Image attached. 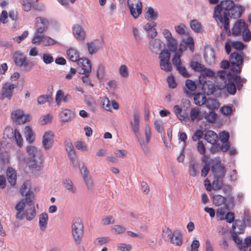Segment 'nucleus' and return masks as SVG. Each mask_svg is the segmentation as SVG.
Segmentation results:
<instances>
[{
    "mask_svg": "<svg viewBox=\"0 0 251 251\" xmlns=\"http://www.w3.org/2000/svg\"><path fill=\"white\" fill-rule=\"evenodd\" d=\"M235 4L231 0H226L221 2L216 6L214 9L213 17L221 27L224 26V30L226 32L229 31V18L227 13L234 6Z\"/></svg>",
    "mask_w": 251,
    "mask_h": 251,
    "instance_id": "nucleus-1",
    "label": "nucleus"
},
{
    "mask_svg": "<svg viewBox=\"0 0 251 251\" xmlns=\"http://www.w3.org/2000/svg\"><path fill=\"white\" fill-rule=\"evenodd\" d=\"M211 170L214 176V180L212 183L213 189L219 190L223 184V179L226 175V168L221 164L220 162H218L213 164Z\"/></svg>",
    "mask_w": 251,
    "mask_h": 251,
    "instance_id": "nucleus-2",
    "label": "nucleus"
},
{
    "mask_svg": "<svg viewBox=\"0 0 251 251\" xmlns=\"http://www.w3.org/2000/svg\"><path fill=\"white\" fill-rule=\"evenodd\" d=\"M162 236L164 240L174 245L180 246L182 244V235L178 230L172 232L169 228L165 227L163 229Z\"/></svg>",
    "mask_w": 251,
    "mask_h": 251,
    "instance_id": "nucleus-3",
    "label": "nucleus"
},
{
    "mask_svg": "<svg viewBox=\"0 0 251 251\" xmlns=\"http://www.w3.org/2000/svg\"><path fill=\"white\" fill-rule=\"evenodd\" d=\"M26 151L33 160V163L31 164L32 168L37 171H40L43 166V156L41 151L32 146L27 147Z\"/></svg>",
    "mask_w": 251,
    "mask_h": 251,
    "instance_id": "nucleus-4",
    "label": "nucleus"
},
{
    "mask_svg": "<svg viewBox=\"0 0 251 251\" xmlns=\"http://www.w3.org/2000/svg\"><path fill=\"white\" fill-rule=\"evenodd\" d=\"M83 229V225L80 218H75L72 225V233L75 242L77 245H79L81 242L84 234Z\"/></svg>",
    "mask_w": 251,
    "mask_h": 251,
    "instance_id": "nucleus-5",
    "label": "nucleus"
},
{
    "mask_svg": "<svg viewBox=\"0 0 251 251\" xmlns=\"http://www.w3.org/2000/svg\"><path fill=\"white\" fill-rule=\"evenodd\" d=\"M218 76L224 81V86L226 87L228 93L231 95H234L237 88L231 77V74L227 73L225 71H221L218 72Z\"/></svg>",
    "mask_w": 251,
    "mask_h": 251,
    "instance_id": "nucleus-6",
    "label": "nucleus"
},
{
    "mask_svg": "<svg viewBox=\"0 0 251 251\" xmlns=\"http://www.w3.org/2000/svg\"><path fill=\"white\" fill-rule=\"evenodd\" d=\"M244 53L241 52L238 53L234 52L230 55V62L231 63V71L235 74H240L241 71V68L243 63Z\"/></svg>",
    "mask_w": 251,
    "mask_h": 251,
    "instance_id": "nucleus-7",
    "label": "nucleus"
},
{
    "mask_svg": "<svg viewBox=\"0 0 251 251\" xmlns=\"http://www.w3.org/2000/svg\"><path fill=\"white\" fill-rule=\"evenodd\" d=\"M16 85L15 84L6 82L3 85L0 92V100H10L13 96Z\"/></svg>",
    "mask_w": 251,
    "mask_h": 251,
    "instance_id": "nucleus-8",
    "label": "nucleus"
},
{
    "mask_svg": "<svg viewBox=\"0 0 251 251\" xmlns=\"http://www.w3.org/2000/svg\"><path fill=\"white\" fill-rule=\"evenodd\" d=\"M171 54L168 50H163L159 54L160 66L165 72H171L172 70V64L170 62Z\"/></svg>",
    "mask_w": 251,
    "mask_h": 251,
    "instance_id": "nucleus-9",
    "label": "nucleus"
},
{
    "mask_svg": "<svg viewBox=\"0 0 251 251\" xmlns=\"http://www.w3.org/2000/svg\"><path fill=\"white\" fill-rule=\"evenodd\" d=\"M100 103L102 108L108 111H112V109L117 110L119 107L118 103L115 100L110 101L106 97L100 98Z\"/></svg>",
    "mask_w": 251,
    "mask_h": 251,
    "instance_id": "nucleus-10",
    "label": "nucleus"
},
{
    "mask_svg": "<svg viewBox=\"0 0 251 251\" xmlns=\"http://www.w3.org/2000/svg\"><path fill=\"white\" fill-rule=\"evenodd\" d=\"M13 119L18 124H24L29 121V115L25 114L22 110H17L12 114Z\"/></svg>",
    "mask_w": 251,
    "mask_h": 251,
    "instance_id": "nucleus-11",
    "label": "nucleus"
},
{
    "mask_svg": "<svg viewBox=\"0 0 251 251\" xmlns=\"http://www.w3.org/2000/svg\"><path fill=\"white\" fill-rule=\"evenodd\" d=\"M187 48H189L192 52H194V41L193 38L190 36L182 40L179 45V50L180 52H183Z\"/></svg>",
    "mask_w": 251,
    "mask_h": 251,
    "instance_id": "nucleus-12",
    "label": "nucleus"
},
{
    "mask_svg": "<svg viewBox=\"0 0 251 251\" xmlns=\"http://www.w3.org/2000/svg\"><path fill=\"white\" fill-rule=\"evenodd\" d=\"M77 65L81 67L82 70L80 72L81 74L90 75L91 72L92 67L90 61L87 58H81L77 61Z\"/></svg>",
    "mask_w": 251,
    "mask_h": 251,
    "instance_id": "nucleus-13",
    "label": "nucleus"
},
{
    "mask_svg": "<svg viewBox=\"0 0 251 251\" xmlns=\"http://www.w3.org/2000/svg\"><path fill=\"white\" fill-rule=\"evenodd\" d=\"M54 134L51 131L45 132L42 140V145L45 150L50 149L53 144Z\"/></svg>",
    "mask_w": 251,
    "mask_h": 251,
    "instance_id": "nucleus-14",
    "label": "nucleus"
},
{
    "mask_svg": "<svg viewBox=\"0 0 251 251\" xmlns=\"http://www.w3.org/2000/svg\"><path fill=\"white\" fill-rule=\"evenodd\" d=\"M201 85L203 92L207 95L213 94L215 91L214 83L210 80H203L199 81Z\"/></svg>",
    "mask_w": 251,
    "mask_h": 251,
    "instance_id": "nucleus-15",
    "label": "nucleus"
},
{
    "mask_svg": "<svg viewBox=\"0 0 251 251\" xmlns=\"http://www.w3.org/2000/svg\"><path fill=\"white\" fill-rule=\"evenodd\" d=\"M13 59L16 65L19 67H27L29 64V61L26 56L19 52H16L13 56Z\"/></svg>",
    "mask_w": 251,
    "mask_h": 251,
    "instance_id": "nucleus-16",
    "label": "nucleus"
},
{
    "mask_svg": "<svg viewBox=\"0 0 251 251\" xmlns=\"http://www.w3.org/2000/svg\"><path fill=\"white\" fill-rule=\"evenodd\" d=\"M127 4L132 16L135 19L137 18L141 14L142 11V4L138 1L136 4V12H134V4L131 0H127Z\"/></svg>",
    "mask_w": 251,
    "mask_h": 251,
    "instance_id": "nucleus-17",
    "label": "nucleus"
},
{
    "mask_svg": "<svg viewBox=\"0 0 251 251\" xmlns=\"http://www.w3.org/2000/svg\"><path fill=\"white\" fill-rule=\"evenodd\" d=\"M34 196L32 192H28L26 194V198L25 200L20 201L16 205L17 210L23 211L25 205V202L30 203L33 199Z\"/></svg>",
    "mask_w": 251,
    "mask_h": 251,
    "instance_id": "nucleus-18",
    "label": "nucleus"
},
{
    "mask_svg": "<svg viewBox=\"0 0 251 251\" xmlns=\"http://www.w3.org/2000/svg\"><path fill=\"white\" fill-rule=\"evenodd\" d=\"M247 25L244 20H238L232 28V34L234 35H239L244 30Z\"/></svg>",
    "mask_w": 251,
    "mask_h": 251,
    "instance_id": "nucleus-19",
    "label": "nucleus"
},
{
    "mask_svg": "<svg viewBox=\"0 0 251 251\" xmlns=\"http://www.w3.org/2000/svg\"><path fill=\"white\" fill-rule=\"evenodd\" d=\"M139 122L140 117L138 113H134L133 115V121H131L130 122V125L132 131L137 137H138L139 135Z\"/></svg>",
    "mask_w": 251,
    "mask_h": 251,
    "instance_id": "nucleus-20",
    "label": "nucleus"
},
{
    "mask_svg": "<svg viewBox=\"0 0 251 251\" xmlns=\"http://www.w3.org/2000/svg\"><path fill=\"white\" fill-rule=\"evenodd\" d=\"M73 33L78 41H82L85 39V31L79 25H75L73 26Z\"/></svg>",
    "mask_w": 251,
    "mask_h": 251,
    "instance_id": "nucleus-21",
    "label": "nucleus"
},
{
    "mask_svg": "<svg viewBox=\"0 0 251 251\" xmlns=\"http://www.w3.org/2000/svg\"><path fill=\"white\" fill-rule=\"evenodd\" d=\"M246 227L245 222L241 220H236L232 225L233 233L242 234L244 231Z\"/></svg>",
    "mask_w": 251,
    "mask_h": 251,
    "instance_id": "nucleus-22",
    "label": "nucleus"
},
{
    "mask_svg": "<svg viewBox=\"0 0 251 251\" xmlns=\"http://www.w3.org/2000/svg\"><path fill=\"white\" fill-rule=\"evenodd\" d=\"M190 117L191 122L195 121H200L203 118L201 110L198 107L192 108L190 112Z\"/></svg>",
    "mask_w": 251,
    "mask_h": 251,
    "instance_id": "nucleus-23",
    "label": "nucleus"
},
{
    "mask_svg": "<svg viewBox=\"0 0 251 251\" xmlns=\"http://www.w3.org/2000/svg\"><path fill=\"white\" fill-rule=\"evenodd\" d=\"M59 116L62 122H68L74 118L75 114L68 109H65L60 112Z\"/></svg>",
    "mask_w": 251,
    "mask_h": 251,
    "instance_id": "nucleus-24",
    "label": "nucleus"
},
{
    "mask_svg": "<svg viewBox=\"0 0 251 251\" xmlns=\"http://www.w3.org/2000/svg\"><path fill=\"white\" fill-rule=\"evenodd\" d=\"M71 99V96L69 94L64 95V92L62 90H58L55 95V102L58 105H60L61 102L63 101L66 102Z\"/></svg>",
    "mask_w": 251,
    "mask_h": 251,
    "instance_id": "nucleus-25",
    "label": "nucleus"
},
{
    "mask_svg": "<svg viewBox=\"0 0 251 251\" xmlns=\"http://www.w3.org/2000/svg\"><path fill=\"white\" fill-rule=\"evenodd\" d=\"M186 88L184 90V92L187 95L190 96L193 94L197 89V85L196 83L191 79H186L185 81Z\"/></svg>",
    "mask_w": 251,
    "mask_h": 251,
    "instance_id": "nucleus-26",
    "label": "nucleus"
},
{
    "mask_svg": "<svg viewBox=\"0 0 251 251\" xmlns=\"http://www.w3.org/2000/svg\"><path fill=\"white\" fill-rule=\"evenodd\" d=\"M6 176L8 182L12 186L16 183L17 174L16 171L11 167H8L6 171Z\"/></svg>",
    "mask_w": 251,
    "mask_h": 251,
    "instance_id": "nucleus-27",
    "label": "nucleus"
},
{
    "mask_svg": "<svg viewBox=\"0 0 251 251\" xmlns=\"http://www.w3.org/2000/svg\"><path fill=\"white\" fill-rule=\"evenodd\" d=\"M243 11L241 5L235 6L229 12L227 13V17L230 16L231 18L236 19L241 17Z\"/></svg>",
    "mask_w": 251,
    "mask_h": 251,
    "instance_id": "nucleus-28",
    "label": "nucleus"
},
{
    "mask_svg": "<svg viewBox=\"0 0 251 251\" xmlns=\"http://www.w3.org/2000/svg\"><path fill=\"white\" fill-rule=\"evenodd\" d=\"M65 147L71 162L75 164L76 162V154L73 144L71 142L67 143Z\"/></svg>",
    "mask_w": 251,
    "mask_h": 251,
    "instance_id": "nucleus-29",
    "label": "nucleus"
},
{
    "mask_svg": "<svg viewBox=\"0 0 251 251\" xmlns=\"http://www.w3.org/2000/svg\"><path fill=\"white\" fill-rule=\"evenodd\" d=\"M145 137H146V144H145L144 142H140V145L143 149V150L145 151H147V144L150 142V139L151 138V129L148 124L146 125L145 128Z\"/></svg>",
    "mask_w": 251,
    "mask_h": 251,
    "instance_id": "nucleus-30",
    "label": "nucleus"
},
{
    "mask_svg": "<svg viewBox=\"0 0 251 251\" xmlns=\"http://www.w3.org/2000/svg\"><path fill=\"white\" fill-rule=\"evenodd\" d=\"M174 111L177 118L181 121H187L189 120V117L187 113H182V109L179 105H175L174 107Z\"/></svg>",
    "mask_w": 251,
    "mask_h": 251,
    "instance_id": "nucleus-31",
    "label": "nucleus"
},
{
    "mask_svg": "<svg viewBox=\"0 0 251 251\" xmlns=\"http://www.w3.org/2000/svg\"><path fill=\"white\" fill-rule=\"evenodd\" d=\"M150 49L154 53H157L161 49V41L159 39H151L149 43Z\"/></svg>",
    "mask_w": 251,
    "mask_h": 251,
    "instance_id": "nucleus-32",
    "label": "nucleus"
},
{
    "mask_svg": "<svg viewBox=\"0 0 251 251\" xmlns=\"http://www.w3.org/2000/svg\"><path fill=\"white\" fill-rule=\"evenodd\" d=\"M217 138V134L212 130L207 131L204 134L205 140L211 144H214L216 142Z\"/></svg>",
    "mask_w": 251,
    "mask_h": 251,
    "instance_id": "nucleus-33",
    "label": "nucleus"
},
{
    "mask_svg": "<svg viewBox=\"0 0 251 251\" xmlns=\"http://www.w3.org/2000/svg\"><path fill=\"white\" fill-rule=\"evenodd\" d=\"M37 22L38 24H41L43 25L42 26H40L38 25V28L36 32V33L41 34L46 30L48 22L45 19L41 17H38L37 18Z\"/></svg>",
    "mask_w": 251,
    "mask_h": 251,
    "instance_id": "nucleus-34",
    "label": "nucleus"
},
{
    "mask_svg": "<svg viewBox=\"0 0 251 251\" xmlns=\"http://www.w3.org/2000/svg\"><path fill=\"white\" fill-rule=\"evenodd\" d=\"M67 55L69 59L73 62H77L79 58L78 52L75 49L70 48L67 51Z\"/></svg>",
    "mask_w": 251,
    "mask_h": 251,
    "instance_id": "nucleus-35",
    "label": "nucleus"
},
{
    "mask_svg": "<svg viewBox=\"0 0 251 251\" xmlns=\"http://www.w3.org/2000/svg\"><path fill=\"white\" fill-rule=\"evenodd\" d=\"M25 135L26 141L32 143L35 140V134L31 128L29 126H26L25 128Z\"/></svg>",
    "mask_w": 251,
    "mask_h": 251,
    "instance_id": "nucleus-36",
    "label": "nucleus"
},
{
    "mask_svg": "<svg viewBox=\"0 0 251 251\" xmlns=\"http://www.w3.org/2000/svg\"><path fill=\"white\" fill-rule=\"evenodd\" d=\"M206 97L202 93H197L194 95V100L195 103L199 106H201L206 102Z\"/></svg>",
    "mask_w": 251,
    "mask_h": 251,
    "instance_id": "nucleus-37",
    "label": "nucleus"
},
{
    "mask_svg": "<svg viewBox=\"0 0 251 251\" xmlns=\"http://www.w3.org/2000/svg\"><path fill=\"white\" fill-rule=\"evenodd\" d=\"M48 222V215L47 213L41 214L39 216V226L40 229L44 231L46 229Z\"/></svg>",
    "mask_w": 251,
    "mask_h": 251,
    "instance_id": "nucleus-38",
    "label": "nucleus"
},
{
    "mask_svg": "<svg viewBox=\"0 0 251 251\" xmlns=\"http://www.w3.org/2000/svg\"><path fill=\"white\" fill-rule=\"evenodd\" d=\"M226 201V198L221 195H214L212 198L213 203L217 206L225 204Z\"/></svg>",
    "mask_w": 251,
    "mask_h": 251,
    "instance_id": "nucleus-39",
    "label": "nucleus"
},
{
    "mask_svg": "<svg viewBox=\"0 0 251 251\" xmlns=\"http://www.w3.org/2000/svg\"><path fill=\"white\" fill-rule=\"evenodd\" d=\"M204 59L207 63L209 65H212L215 60V54L213 50H210L209 51H205L204 54Z\"/></svg>",
    "mask_w": 251,
    "mask_h": 251,
    "instance_id": "nucleus-40",
    "label": "nucleus"
},
{
    "mask_svg": "<svg viewBox=\"0 0 251 251\" xmlns=\"http://www.w3.org/2000/svg\"><path fill=\"white\" fill-rule=\"evenodd\" d=\"M214 75V72L212 70L210 69H207L204 67V69H202V70L201 71V75L199 76V81H201L202 79L203 80H206V76L212 77Z\"/></svg>",
    "mask_w": 251,
    "mask_h": 251,
    "instance_id": "nucleus-41",
    "label": "nucleus"
},
{
    "mask_svg": "<svg viewBox=\"0 0 251 251\" xmlns=\"http://www.w3.org/2000/svg\"><path fill=\"white\" fill-rule=\"evenodd\" d=\"M231 77L234 83L237 84V88L238 90L241 89L243 87V83H246V79L245 78H241L239 75H232L231 74Z\"/></svg>",
    "mask_w": 251,
    "mask_h": 251,
    "instance_id": "nucleus-42",
    "label": "nucleus"
},
{
    "mask_svg": "<svg viewBox=\"0 0 251 251\" xmlns=\"http://www.w3.org/2000/svg\"><path fill=\"white\" fill-rule=\"evenodd\" d=\"M205 103L206 104V107L211 111H213L215 109L218 108L219 107V103L218 101L216 100L213 99H206V102Z\"/></svg>",
    "mask_w": 251,
    "mask_h": 251,
    "instance_id": "nucleus-43",
    "label": "nucleus"
},
{
    "mask_svg": "<svg viewBox=\"0 0 251 251\" xmlns=\"http://www.w3.org/2000/svg\"><path fill=\"white\" fill-rule=\"evenodd\" d=\"M190 25L192 29L196 32H200L202 30L201 23L196 19L191 20Z\"/></svg>",
    "mask_w": 251,
    "mask_h": 251,
    "instance_id": "nucleus-44",
    "label": "nucleus"
},
{
    "mask_svg": "<svg viewBox=\"0 0 251 251\" xmlns=\"http://www.w3.org/2000/svg\"><path fill=\"white\" fill-rule=\"evenodd\" d=\"M234 110L235 108L233 105L231 104L224 105L220 108V112L225 116L231 115Z\"/></svg>",
    "mask_w": 251,
    "mask_h": 251,
    "instance_id": "nucleus-45",
    "label": "nucleus"
},
{
    "mask_svg": "<svg viewBox=\"0 0 251 251\" xmlns=\"http://www.w3.org/2000/svg\"><path fill=\"white\" fill-rule=\"evenodd\" d=\"M168 47L169 50L173 52H175L177 49V42L176 40L172 37L167 40Z\"/></svg>",
    "mask_w": 251,
    "mask_h": 251,
    "instance_id": "nucleus-46",
    "label": "nucleus"
},
{
    "mask_svg": "<svg viewBox=\"0 0 251 251\" xmlns=\"http://www.w3.org/2000/svg\"><path fill=\"white\" fill-rule=\"evenodd\" d=\"M147 15L148 20H155L158 17V12L151 7L148 8Z\"/></svg>",
    "mask_w": 251,
    "mask_h": 251,
    "instance_id": "nucleus-47",
    "label": "nucleus"
},
{
    "mask_svg": "<svg viewBox=\"0 0 251 251\" xmlns=\"http://www.w3.org/2000/svg\"><path fill=\"white\" fill-rule=\"evenodd\" d=\"M29 208L26 210L25 215L27 220H32L35 216L36 212L34 206L31 203L29 205Z\"/></svg>",
    "mask_w": 251,
    "mask_h": 251,
    "instance_id": "nucleus-48",
    "label": "nucleus"
},
{
    "mask_svg": "<svg viewBox=\"0 0 251 251\" xmlns=\"http://www.w3.org/2000/svg\"><path fill=\"white\" fill-rule=\"evenodd\" d=\"M204 118L209 123H214L217 118V114L213 111H210L205 115Z\"/></svg>",
    "mask_w": 251,
    "mask_h": 251,
    "instance_id": "nucleus-49",
    "label": "nucleus"
},
{
    "mask_svg": "<svg viewBox=\"0 0 251 251\" xmlns=\"http://www.w3.org/2000/svg\"><path fill=\"white\" fill-rule=\"evenodd\" d=\"M119 73L122 77L127 78L129 76V70L126 65H122L119 69Z\"/></svg>",
    "mask_w": 251,
    "mask_h": 251,
    "instance_id": "nucleus-50",
    "label": "nucleus"
},
{
    "mask_svg": "<svg viewBox=\"0 0 251 251\" xmlns=\"http://www.w3.org/2000/svg\"><path fill=\"white\" fill-rule=\"evenodd\" d=\"M41 58L43 62L46 64H50L54 61L53 57L51 54L47 52L42 54Z\"/></svg>",
    "mask_w": 251,
    "mask_h": 251,
    "instance_id": "nucleus-51",
    "label": "nucleus"
},
{
    "mask_svg": "<svg viewBox=\"0 0 251 251\" xmlns=\"http://www.w3.org/2000/svg\"><path fill=\"white\" fill-rule=\"evenodd\" d=\"M64 186L69 191L72 192L73 193L76 192V189L74 186L73 182L69 179H66L63 182Z\"/></svg>",
    "mask_w": 251,
    "mask_h": 251,
    "instance_id": "nucleus-52",
    "label": "nucleus"
},
{
    "mask_svg": "<svg viewBox=\"0 0 251 251\" xmlns=\"http://www.w3.org/2000/svg\"><path fill=\"white\" fill-rule=\"evenodd\" d=\"M191 67L195 71L201 72L202 69H204V66L198 62L192 61L191 63Z\"/></svg>",
    "mask_w": 251,
    "mask_h": 251,
    "instance_id": "nucleus-53",
    "label": "nucleus"
},
{
    "mask_svg": "<svg viewBox=\"0 0 251 251\" xmlns=\"http://www.w3.org/2000/svg\"><path fill=\"white\" fill-rule=\"evenodd\" d=\"M199 164L197 163H190L189 168V174L190 176H197L198 174V168Z\"/></svg>",
    "mask_w": 251,
    "mask_h": 251,
    "instance_id": "nucleus-54",
    "label": "nucleus"
},
{
    "mask_svg": "<svg viewBox=\"0 0 251 251\" xmlns=\"http://www.w3.org/2000/svg\"><path fill=\"white\" fill-rule=\"evenodd\" d=\"M51 96L50 95H41L38 97L37 102L39 104H43L48 101L51 99Z\"/></svg>",
    "mask_w": 251,
    "mask_h": 251,
    "instance_id": "nucleus-55",
    "label": "nucleus"
},
{
    "mask_svg": "<svg viewBox=\"0 0 251 251\" xmlns=\"http://www.w3.org/2000/svg\"><path fill=\"white\" fill-rule=\"evenodd\" d=\"M117 249L121 251H130L132 249V246L130 244L119 243L117 245Z\"/></svg>",
    "mask_w": 251,
    "mask_h": 251,
    "instance_id": "nucleus-56",
    "label": "nucleus"
},
{
    "mask_svg": "<svg viewBox=\"0 0 251 251\" xmlns=\"http://www.w3.org/2000/svg\"><path fill=\"white\" fill-rule=\"evenodd\" d=\"M242 37L243 40L245 42H249L251 40V33L248 29V26L243 31Z\"/></svg>",
    "mask_w": 251,
    "mask_h": 251,
    "instance_id": "nucleus-57",
    "label": "nucleus"
},
{
    "mask_svg": "<svg viewBox=\"0 0 251 251\" xmlns=\"http://www.w3.org/2000/svg\"><path fill=\"white\" fill-rule=\"evenodd\" d=\"M14 136L18 145L21 147L23 145V139L19 130L15 129L14 131Z\"/></svg>",
    "mask_w": 251,
    "mask_h": 251,
    "instance_id": "nucleus-58",
    "label": "nucleus"
},
{
    "mask_svg": "<svg viewBox=\"0 0 251 251\" xmlns=\"http://www.w3.org/2000/svg\"><path fill=\"white\" fill-rule=\"evenodd\" d=\"M112 230L116 234H122L126 231L125 227L119 225L114 226L112 227Z\"/></svg>",
    "mask_w": 251,
    "mask_h": 251,
    "instance_id": "nucleus-59",
    "label": "nucleus"
},
{
    "mask_svg": "<svg viewBox=\"0 0 251 251\" xmlns=\"http://www.w3.org/2000/svg\"><path fill=\"white\" fill-rule=\"evenodd\" d=\"M176 69L178 71L179 73L184 77H189L190 75L184 66L181 65L177 67Z\"/></svg>",
    "mask_w": 251,
    "mask_h": 251,
    "instance_id": "nucleus-60",
    "label": "nucleus"
},
{
    "mask_svg": "<svg viewBox=\"0 0 251 251\" xmlns=\"http://www.w3.org/2000/svg\"><path fill=\"white\" fill-rule=\"evenodd\" d=\"M251 244V237H248L245 239V243H243V245H241V246H239L240 250L243 251H246L248 249V246Z\"/></svg>",
    "mask_w": 251,
    "mask_h": 251,
    "instance_id": "nucleus-61",
    "label": "nucleus"
},
{
    "mask_svg": "<svg viewBox=\"0 0 251 251\" xmlns=\"http://www.w3.org/2000/svg\"><path fill=\"white\" fill-rule=\"evenodd\" d=\"M231 45L234 49L237 50H242L245 48L244 44L239 41L231 42Z\"/></svg>",
    "mask_w": 251,
    "mask_h": 251,
    "instance_id": "nucleus-62",
    "label": "nucleus"
},
{
    "mask_svg": "<svg viewBox=\"0 0 251 251\" xmlns=\"http://www.w3.org/2000/svg\"><path fill=\"white\" fill-rule=\"evenodd\" d=\"M44 35L42 34H39L35 33L34 37L32 40V43L33 44H38L40 42H43Z\"/></svg>",
    "mask_w": 251,
    "mask_h": 251,
    "instance_id": "nucleus-63",
    "label": "nucleus"
},
{
    "mask_svg": "<svg viewBox=\"0 0 251 251\" xmlns=\"http://www.w3.org/2000/svg\"><path fill=\"white\" fill-rule=\"evenodd\" d=\"M168 86L171 88H175L176 87L177 84L175 81L174 77L173 75H170L167 79Z\"/></svg>",
    "mask_w": 251,
    "mask_h": 251,
    "instance_id": "nucleus-64",
    "label": "nucleus"
}]
</instances>
